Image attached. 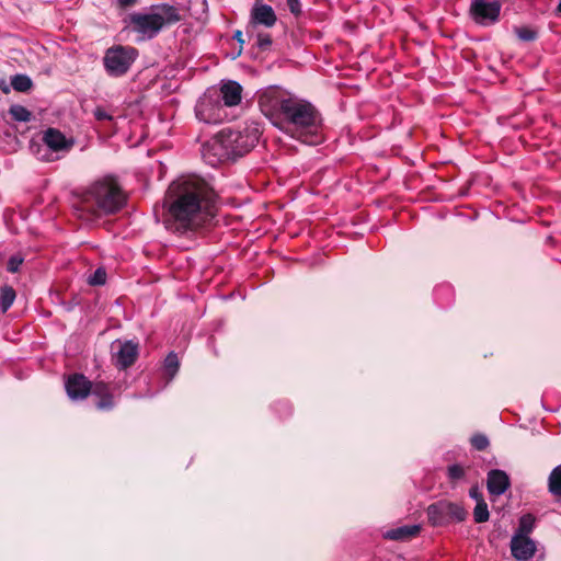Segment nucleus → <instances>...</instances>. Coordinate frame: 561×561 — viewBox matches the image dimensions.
I'll return each instance as SVG.
<instances>
[{
    "mask_svg": "<svg viewBox=\"0 0 561 561\" xmlns=\"http://www.w3.org/2000/svg\"><path fill=\"white\" fill-rule=\"evenodd\" d=\"M127 204V194L117 180L105 176L95 181L72 203L75 215L87 222H92L104 216L115 215Z\"/></svg>",
    "mask_w": 561,
    "mask_h": 561,
    "instance_id": "7ed1b4c3",
    "label": "nucleus"
},
{
    "mask_svg": "<svg viewBox=\"0 0 561 561\" xmlns=\"http://www.w3.org/2000/svg\"><path fill=\"white\" fill-rule=\"evenodd\" d=\"M94 117L98 121H113V116L108 114L103 107L98 106L94 112Z\"/></svg>",
    "mask_w": 561,
    "mask_h": 561,
    "instance_id": "7c9ffc66",
    "label": "nucleus"
},
{
    "mask_svg": "<svg viewBox=\"0 0 561 561\" xmlns=\"http://www.w3.org/2000/svg\"><path fill=\"white\" fill-rule=\"evenodd\" d=\"M25 257L21 253L13 254L7 262V271L10 273H16L20 266L23 264Z\"/></svg>",
    "mask_w": 561,
    "mask_h": 561,
    "instance_id": "393cba45",
    "label": "nucleus"
},
{
    "mask_svg": "<svg viewBox=\"0 0 561 561\" xmlns=\"http://www.w3.org/2000/svg\"><path fill=\"white\" fill-rule=\"evenodd\" d=\"M320 261H321V257H320V255H319V254H317V256H316V262H311L310 264H311V265H314V264L319 263Z\"/></svg>",
    "mask_w": 561,
    "mask_h": 561,
    "instance_id": "c9c22d12",
    "label": "nucleus"
},
{
    "mask_svg": "<svg viewBox=\"0 0 561 561\" xmlns=\"http://www.w3.org/2000/svg\"><path fill=\"white\" fill-rule=\"evenodd\" d=\"M179 367L178 355L174 352L169 353L163 363V375L167 377V383L175 377Z\"/></svg>",
    "mask_w": 561,
    "mask_h": 561,
    "instance_id": "f3484780",
    "label": "nucleus"
},
{
    "mask_svg": "<svg viewBox=\"0 0 561 561\" xmlns=\"http://www.w3.org/2000/svg\"><path fill=\"white\" fill-rule=\"evenodd\" d=\"M216 194L197 178L173 182L165 195V228L188 239L206 234L215 226Z\"/></svg>",
    "mask_w": 561,
    "mask_h": 561,
    "instance_id": "f257e3e1",
    "label": "nucleus"
},
{
    "mask_svg": "<svg viewBox=\"0 0 561 561\" xmlns=\"http://www.w3.org/2000/svg\"><path fill=\"white\" fill-rule=\"evenodd\" d=\"M161 13H133L130 24L137 33L148 35L150 38L156 36L164 25H171L182 20L179 10L170 4L163 3L158 7Z\"/></svg>",
    "mask_w": 561,
    "mask_h": 561,
    "instance_id": "423d86ee",
    "label": "nucleus"
},
{
    "mask_svg": "<svg viewBox=\"0 0 561 561\" xmlns=\"http://www.w3.org/2000/svg\"><path fill=\"white\" fill-rule=\"evenodd\" d=\"M467 511L458 503L438 501L427 507V518L433 526H446L451 523L463 522Z\"/></svg>",
    "mask_w": 561,
    "mask_h": 561,
    "instance_id": "6e6552de",
    "label": "nucleus"
},
{
    "mask_svg": "<svg viewBox=\"0 0 561 561\" xmlns=\"http://www.w3.org/2000/svg\"><path fill=\"white\" fill-rule=\"evenodd\" d=\"M112 360L119 369L130 367L139 354L138 343L133 341L115 340L111 345Z\"/></svg>",
    "mask_w": 561,
    "mask_h": 561,
    "instance_id": "9d476101",
    "label": "nucleus"
},
{
    "mask_svg": "<svg viewBox=\"0 0 561 561\" xmlns=\"http://www.w3.org/2000/svg\"><path fill=\"white\" fill-rule=\"evenodd\" d=\"M106 282V272L104 268L99 267L92 275L89 276L88 283L92 286L104 285Z\"/></svg>",
    "mask_w": 561,
    "mask_h": 561,
    "instance_id": "a878e982",
    "label": "nucleus"
},
{
    "mask_svg": "<svg viewBox=\"0 0 561 561\" xmlns=\"http://www.w3.org/2000/svg\"><path fill=\"white\" fill-rule=\"evenodd\" d=\"M471 444L477 450H484L489 446V439L485 435L476 434L471 437Z\"/></svg>",
    "mask_w": 561,
    "mask_h": 561,
    "instance_id": "c85d7f7f",
    "label": "nucleus"
},
{
    "mask_svg": "<svg viewBox=\"0 0 561 561\" xmlns=\"http://www.w3.org/2000/svg\"><path fill=\"white\" fill-rule=\"evenodd\" d=\"M536 518L531 514H525L519 519V525L514 535L529 536L535 528Z\"/></svg>",
    "mask_w": 561,
    "mask_h": 561,
    "instance_id": "6ab92c4d",
    "label": "nucleus"
},
{
    "mask_svg": "<svg viewBox=\"0 0 561 561\" xmlns=\"http://www.w3.org/2000/svg\"><path fill=\"white\" fill-rule=\"evenodd\" d=\"M257 102L264 116L291 138L309 146L322 141V116L309 101L268 88L259 95Z\"/></svg>",
    "mask_w": 561,
    "mask_h": 561,
    "instance_id": "f03ea898",
    "label": "nucleus"
},
{
    "mask_svg": "<svg viewBox=\"0 0 561 561\" xmlns=\"http://www.w3.org/2000/svg\"><path fill=\"white\" fill-rule=\"evenodd\" d=\"M511 485L507 473L500 469L489 471L486 479V488L491 495L504 494Z\"/></svg>",
    "mask_w": 561,
    "mask_h": 561,
    "instance_id": "f8f14e48",
    "label": "nucleus"
},
{
    "mask_svg": "<svg viewBox=\"0 0 561 561\" xmlns=\"http://www.w3.org/2000/svg\"><path fill=\"white\" fill-rule=\"evenodd\" d=\"M447 476L453 482L459 481L465 477V469L460 465H451L447 468Z\"/></svg>",
    "mask_w": 561,
    "mask_h": 561,
    "instance_id": "bb28decb",
    "label": "nucleus"
},
{
    "mask_svg": "<svg viewBox=\"0 0 561 561\" xmlns=\"http://www.w3.org/2000/svg\"><path fill=\"white\" fill-rule=\"evenodd\" d=\"M420 529L419 525H404L385 531L383 538L393 541H407L415 537L420 533Z\"/></svg>",
    "mask_w": 561,
    "mask_h": 561,
    "instance_id": "2eb2a0df",
    "label": "nucleus"
},
{
    "mask_svg": "<svg viewBox=\"0 0 561 561\" xmlns=\"http://www.w3.org/2000/svg\"><path fill=\"white\" fill-rule=\"evenodd\" d=\"M272 43V36L268 33H259L256 35V45L261 50H267Z\"/></svg>",
    "mask_w": 561,
    "mask_h": 561,
    "instance_id": "cd10ccee",
    "label": "nucleus"
},
{
    "mask_svg": "<svg viewBox=\"0 0 561 561\" xmlns=\"http://www.w3.org/2000/svg\"><path fill=\"white\" fill-rule=\"evenodd\" d=\"M489 517L490 513L488 510V505L483 499H480L473 510V519L476 523L480 524L486 522Z\"/></svg>",
    "mask_w": 561,
    "mask_h": 561,
    "instance_id": "4be33fe9",
    "label": "nucleus"
},
{
    "mask_svg": "<svg viewBox=\"0 0 561 561\" xmlns=\"http://www.w3.org/2000/svg\"><path fill=\"white\" fill-rule=\"evenodd\" d=\"M251 20L253 23L272 27L277 21V16L273 8L268 4L255 5L251 11Z\"/></svg>",
    "mask_w": 561,
    "mask_h": 561,
    "instance_id": "ddd939ff",
    "label": "nucleus"
},
{
    "mask_svg": "<svg viewBox=\"0 0 561 561\" xmlns=\"http://www.w3.org/2000/svg\"><path fill=\"white\" fill-rule=\"evenodd\" d=\"M138 57V50L133 46L114 45L105 50L103 66L110 77L125 76Z\"/></svg>",
    "mask_w": 561,
    "mask_h": 561,
    "instance_id": "0eeeda50",
    "label": "nucleus"
},
{
    "mask_svg": "<svg viewBox=\"0 0 561 561\" xmlns=\"http://www.w3.org/2000/svg\"><path fill=\"white\" fill-rule=\"evenodd\" d=\"M548 490L557 497H561V465L552 469L548 478Z\"/></svg>",
    "mask_w": 561,
    "mask_h": 561,
    "instance_id": "a211bd4d",
    "label": "nucleus"
},
{
    "mask_svg": "<svg viewBox=\"0 0 561 561\" xmlns=\"http://www.w3.org/2000/svg\"><path fill=\"white\" fill-rule=\"evenodd\" d=\"M65 387L71 400H83L91 393L99 399L95 402L99 410H111L115 405L113 394L106 383L96 382L92 385L90 380L81 374L69 376Z\"/></svg>",
    "mask_w": 561,
    "mask_h": 561,
    "instance_id": "39448f33",
    "label": "nucleus"
},
{
    "mask_svg": "<svg viewBox=\"0 0 561 561\" xmlns=\"http://www.w3.org/2000/svg\"><path fill=\"white\" fill-rule=\"evenodd\" d=\"M233 39H236L240 44V49L238 53V55H240L242 51V48H243V44H244L242 31L237 30L233 34Z\"/></svg>",
    "mask_w": 561,
    "mask_h": 561,
    "instance_id": "2f4dec72",
    "label": "nucleus"
},
{
    "mask_svg": "<svg viewBox=\"0 0 561 561\" xmlns=\"http://www.w3.org/2000/svg\"><path fill=\"white\" fill-rule=\"evenodd\" d=\"M470 496L472 499H474L477 502L480 500V499H483L481 493L479 492L478 488H471L470 489V492H469Z\"/></svg>",
    "mask_w": 561,
    "mask_h": 561,
    "instance_id": "473e14b6",
    "label": "nucleus"
},
{
    "mask_svg": "<svg viewBox=\"0 0 561 561\" xmlns=\"http://www.w3.org/2000/svg\"><path fill=\"white\" fill-rule=\"evenodd\" d=\"M0 90L3 92V93H9L10 92V88L9 85L7 84L5 80L4 79H1L0 80Z\"/></svg>",
    "mask_w": 561,
    "mask_h": 561,
    "instance_id": "f704fd0d",
    "label": "nucleus"
},
{
    "mask_svg": "<svg viewBox=\"0 0 561 561\" xmlns=\"http://www.w3.org/2000/svg\"><path fill=\"white\" fill-rule=\"evenodd\" d=\"M79 245L83 247V245H89V244L87 242H81Z\"/></svg>",
    "mask_w": 561,
    "mask_h": 561,
    "instance_id": "4c0bfd02",
    "label": "nucleus"
},
{
    "mask_svg": "<svg viewBox=\"0 0 561 561\" xmlns=\"http://www.w3.org/2000/svg\"><path fill=\"white\" fill-rule=\"evenodd\" d=\"M286 2L291 14L295 16H299L301 14L300 0H286Z\"/></svg>",
    "mask_w": 561,
    "mask_h": 561,
    "instance_id": "c756f323",
    "label": "nucleus"
},
{
    "mask_svg": "<svg viewBox=\"0 0 561 561\" xmlns=\"http://www.w3.org/2000/svg\"><path fill=\"white\" fill-rule=\"evenodd\" d=\"M122 8H129L137 3V0H117Z\"/></svg>",
    "mask_w": 561,
    "mask_h": 561,
    "instance_id": "72a5a7b5",
    "label": "nucleus"
},
{
    "mask_svg": "<svg viewBox=\"0 0 561 561\" xmlns=\"http://www.w3.org/2000/svg\"><path fill=\"white\" fill-rule=\"evenodd\" d=\"M15 300V290L11 286H3L0 291V308L5 312Z\"/></svg>",
    "mask_w": 561,
    "mask_h": 561,
    "instance_id": "aec40b11",
    "label": "nucleus"
},
{
    "mask_svg": "<svg viewBox=\"0 0 561 561\" xmlns=\"http://www.w3.org/2000/svg\"><path fill=\"white\" fill-rule=\"evenodd\" d=\"M44 142L54 151L69 150L72 142H69L65 135L55 128H48L43 137Z\"/></svg>",
    "mask_w": 561,
    "mask_h": 561,
    "instance_id": "4468645a",
    "label": "nucleus"
},
{
    "mask_svg": "<svg viewBox=\"0 0 561 561\" xmlns=\"http://www.w3.org/2000/svg\"><path fill=\"white\" fill-rule=\"evenodd\" d=\"M9 113L12 118L18 122H30L32 118V113L26 107L19 104L12 105Z\"/></svg>",
    "mask_w": 561,
    "mask_h": 561,
    "instance_id": "5701e85b",
    "label": "nucleus"
},
{
    "mask_svg": "<svg viewBox=\"0 0 561 561\" xmlns=\"http://www.w3.org/2000/svg\"><path fill=\"white\" fill-rule=\"evenodd\" d=\"M261 131L256 125L243 129H221L214 139L210 149L220 161H234L249 153L259 142Z\"/></svg>",
    "mask_w": 561,
    "mask_h": 561,
    "instance_id": "20e7f679",
    "label": "nucleus"
},
{
    "mask_svg": "<svg viewBox=\"0 0 561 561\" xmlns=\"http://www.w3.org/2000/svg\"><path fill=\"white\" fill-rule=\"evenodd\" d=\"M537 550L536 542L529 536L513 535L511 539V552L517 561L530 560Z\"/></svg>",
    "mask_w": 561,
    "mask_h": 561,
    "instance_id": "9b49d317",
    "label": "nucleus"
},
{
    "mask_svg": "<svg viewBox=\"0 0 561 561\" xmlns=\"http://www.w3.org/2000/svg\"><path fill=\"white\" fill-rule=\"evenodd\" d=\"M515 34L517 35L518 39L523 42H534L538 37L537 31L527 26L516 27Z\"/></svg>",
    "mask_w": 561,
    "mask_h": 561,
    "instance_id": "b1692460",
    "label": "nucleus"
},
{
    "mask_svg": "<svg viewBox=\"0 0 561 561\" xmlns=\"http://www.w3.org/2000/svg\"><path fill=\"white\" fill-rule=\"evenodd\" d=\"M502 4L500 1L482 2L471 0L469 7L470 19L480 26H491L500 21Z\"/></svg>",
    "mask_w": 561,
    "mask_h": 561,
    "instance_id": "1a4fd4ad",
    "label": "nucleus"
},
{
    "mask_svg": "<svg viewBox=\"0 0 561 561\" xmlns=\"http://www.w3.org/2000/svg\"><path fill=\"white\" fill-rule=\"evenodd\" d=\"M557 13L561 15V1L559 2L557 7Z\"/></svg>",
    "mask_w": 561,
    "mask_h": 561,
    "instance_id": "e433bc0d",
    "label": "nucleus"
},
{
    "mask_svg": "<svg viewBox=\"0 0 561 561\" xmlns=\"http://www.w3.org/2000/svg\"><path fill=\"white\" fill-rule=\"evenodd\" d=\"M11 87L18 92H27L33 87V82L26 75H15L11 78Z\"/></svg>",
    "mask_w": 561,
    "mask_h": 561,
    "instance_id": "412c9836",
    "label": "nucleus"
},
{
    "mask_svg": "<svg viewBox=\"0 0 561 561\" xmlns=\"http://www.w3.org/2000/svg\"><path fill=\"white\" fill-rule=\"evenodd\" d=\"M221 95L225 105L234 106L241 102L242 87L236 81H228L222 84Z\"/></svg>",
    "mask_w": 561,
    "mask_h": 561,
    "instance_id": "dca6fc26",
    "label": "nucleus"
}]
</instances>
